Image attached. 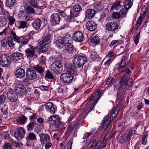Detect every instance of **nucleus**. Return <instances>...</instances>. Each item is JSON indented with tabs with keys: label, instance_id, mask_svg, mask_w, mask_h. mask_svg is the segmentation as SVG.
<instances>
[{
	"label": "nucleus",
	"instance_id": "nucleus-42",
	"mask_svg": "<svg viewBox=\"0 0 149 149\" xmlns=\"http://www.w3.org/2000/svg\"><path fill=\"white\" fill-rule=\"evenodd\" d=\"M15 1L16 0H6V4L8 7H11L14 5Z\"/></svg>",
	"mask_w": 149,
	"mask_h": 149
},
{
	"label": "nucleus",
	"instance_id": "nucleus-32",
	"mask_svg": "<svg viewBox=\"0 0 149 149\" xmlns=\"http://www.w3.org/2000/svg\"><path fill=\"white\" fill-rule=\"evenodd\" d=\"M75 66H73L72 65H69L67 68V73L71 74L72 75L76 73V70L75 69Z\"/></svg>",
	"mask_w": 149,
	"mask_h": 149
},
{
	"label": "nucleus",
	"instance_id": "nucleus-33",
	"mask_svg": "<svg viewBox=\"0 0 149 149\" xmlns=\"http://www.w3.org/2000/svg\"><path fill=\"white\" fill-rule=\"evenodd\" d=\"M98 145L97 141L95 139L92 140L90 141L88 145V147L89 148L97 147Z\"/></svg>",
	"mask_w": 149,
	"mask_h": 149
},
{
	"label": "nucleus",
	"instance_id": "nucleus-63",
	"mask_svg": "<svg viewBox=\"0 0 149 149\" xmlns=\"http://www.w3.org/2000/svg\"><path fill=\"white\" fill-rule=\"evenodd\" d=\"M7 44V41L5 39H3L1 41V45L3 47L6 46Z\"/></svg>",
	"mask_w": 149,
	"mask_h": 149
},
{
	"label": "nucleus",
	"instance_id": "nucleus-50",
	"mask_svg": "<svg viewBox=\"0 0 149 149\" xmlns=\"http://www.w3.org/2000/svg\"><path fill=\"white\" fill-rule=\"evenodd\" d=\"M7 43L10 47H13L15 46V44L13 42V40L11 37H9L8 39Z\"/></svg>",
	"mask_w": 149,
	"mask_h": 149
},
{
	"label": "nucleus",
	"instance_id": "nucleus-10",
	"mask_svg": "<svg viewBox=\"0 0 149 149\" xmlns=\"http://www.w3.org/2000/svg\"><path fill=\"white\" fill-rule=\"evenodd\" d=\"M15 92L20 96L24 95L26 93V88L23 85L18 84L15 85L14 88Z\"/></svg>",
	"mask_w": 149,
	"mask_h": 149
},
{
	"label": "nucleus",
	"instance_id": "nucleus-20",
	"mask_svg": "<svg viewBox=\"0 0 149 149\" xmlns=\"http://www.w3.org/2000/svg\"><path fill=\"white\" fill-rule=\"evenodd\" d=\"M86 26L88 30L90 31H94L96 28L97 25L94 21H91L86 23Z\"/></svg>",
	"mask_w": 149,
	"mask_h": 149
},
{
	"label": "nucleus",
	"instance_id": "nucleus-3",
	"mask_svg": "<svg viewBox=\"0 0 149 149\" xmlns=\"http://www.w3.org/2000/svg\"><path fill=\"white\" fill-rule=\"evenodd\" d=\"M126 58L125 57H123L120 62L117 63L116 66H118L117 69L119 72H125L128 74H130L131 72L130 69L125 66L126 63Z\"/></svg>",
	"mask_w": 149,
	"mask_h": 149
},
{
	"label": "nucleus",
	"instance_id": "nucleus-6",
	"mask_svg": "<svg viewBox=\"0 0 149 149\" xmlns=\"http://www.w3.org/2000/svg\"><path fill=\"white\" fill-rule=\"evenodd\" d=\"M62 64L58 61L53 62L51 65V70L55 74H60L62 70Z\"/></svg>",
	"mask_w": 149,
	"mask_h": 149
},
{
	"label": "nucleus",
	"instance_id": "nucleus-49",
	"mask_svg": "<svg viewBox=\"0 0 149 149\" xmlns=\"http://www.w3.org/2000/svg\"><path fill=\"white\" fill-rule=\"evenodd\" d=\"M45 77L49 79H52L54 78V76L52 73L49 71H47L45 74Z\"/></svg>",
	"mask_w": 149,
	"mask_h": 149
},
{
	"label": "nucleus",
	"instance_id": "nucleus-40",
	"mask_svg": "<svg viewBox=\"0 0 149 149\" xmlns=\"http://www.w3.org/2000/svg\"><path fill=\"white\" fill-rule=\"evenodd\" d=\"M91 58L93 60L98 61L100 57L96 52H93L91 53Z\"/></svg>",
	"mask_w": 149,
	"mask_h": 149
},
{
	"label": "nucleus",
	"instance_id": "nucleus-58",
	"mask_svg": "<svg viewBox=\"0 0 149 149\" xmlns=\"http://www.w3.org/2000/svg\"><path fill=\"white\" fill-rule=\"evenodd\" d=\"M26 10L29 13H33L34 12L33 9L30 6L27 7Z\"/></svg>",
	"mask_w": 149,
	"mask_h": 149
},
{
	"label": "nucleus",
	"instance_id": "nucleus-24",
	"mask_svg": "<svg viewBox=\"0 0 149 149\" xmlns=\"http://www.w3.org/2000/svg\"><path fill=\"white\" fill-rule=\"evenodd\" d=\"M15 75L17 78L22 79L25 76V72L23 69L19 68L16 71Z\"/></svg>",
	"mask_w": 149,
	"mask_h": 149
},
{
	"label": "nucleus",
	"instance_id": "nucleus-26",
	"mask_svg": "<svg viewBox=\"0 0 149 149\" xmlns=\"http://www.w3.org/2000/svg\"><path fill=\"white\" fill-rule=\"evenodd\" d=\"M45 108L47 111L51 113L54 114L55 113V109L51 102H49L46 103L45 105Z\"/></svg>",
	"mask_w": 149,
	"mask_h": 149
},
{
	"label": "nucleus",
	"instance_id": "nucleus-36",
	"mask_svg": "<svg viewBox=\"0 0 149 149\" xmlns=\"http://www.w3.org/2000/svg\"><path fill=\"white\" fill-rule=\"evenodd\" d=\"M75 125V123L74 122H72L67 127L66 131L67 134H69L72 131Z\"/></svg>",
	"mask_w": 149,
	"mask_h": 149
},
{
	"label": "nucleus",
	"instance_id": "nucleus-12",
	"mask_svg": "<svg viewBox=\"0 0 149 149\" xmlns=\"http://www.w3.org/2000/svg\"><path fill=\"white\" fill-rule=\"evenodd\" d=\"M26 75L27 78L30 80H33L37 77V74L35 71L32 68H29L27 69Z\"/></svg>",
	"mask_w": 149,
	"mask_h": 149
},
{
	"label": "nucleus",
	"instance_id": "nucleus-27",
	"mask_svg": "<svg viewBox=\"0 0 149 149\" xmlns=\"http://www.w3.org/2000/svg\"><path fill=\"white\" fill-rule=\"evenodd\" d=\"M120 0H117L114 2L111 6V10L116 11L122 7Z\"/></svg>",
	"mask_w": 149,
	"mask_h": 149
},
{
	"label": "nucleus",
	"instance_id": "nucleus-53",
	"mask_svg": "<svg viewBox=\"0 0 149 149\" xmlns=\"http://www.w3.org/2000/svg\"><path fill=\"white\" fill-rule=\"evenodd\" d=\"M140 32L137 33L136 35L134 37V40L135 43L137 45L139 42V38L140 36Z\"/></svg>",
	"mask_w": 149,
	"mask_h": 149
},
{
	"label": "nucleus",
	"instance_id": "nucleus-59",
	"mask_svg": "<svg viewBox=\"0 0 149 149\" xmlns=\"http://www.w3.org/2000/svg\"><path fill=\"white\" fill-rule=\"evenodd\" d=\"M91 136L90 134H87L86 136L84 135L83 137V139H84V142L86 143L88 141V139H89V138H90Z\"/></svg>",
	"mask_w": 149,
	"mask_h": 149
},
{
	"label": "nucleus",
	"instance_id": "nucleus-62",
	"mask_svg": "<svg viewBox=\"0 0 149 149\" xmlns=\"http://www.w3.org/2000/svg\"><path fill=\"white\" fill-rule=\"evenodd\" d=\"M52 144L51 142H48L45 145V147L46 149H49L52 146Z\"/></svg>",
	"mask_w": 149,
	"mask_h": 149
},
{
	"label": "nucleus",
	"instance_id": "nucleus-41",
	"mask_svg": "<svg viewBox=\"0 0 149 149\" xmlns=\"http://www.w3.org/2000/svg\"><path fill=\"white\" fill-rule=\"evenodd\" d=\"M27 139L29 141L36 140V136L33 133H30L27 136Z\"/></svg>",
	"mask_w": 149,
	"mask_h": 149
},
{
	"label": "nucleus",
	"instance_id": "nucleus-64",
	"mask_svg": "<svg viewBox=\"0 0 149 149\" xmlns=\"http://www.w3.org/2000/svg\"><path fill=\"white\" fill-rule=\"evenodd\" d=\"M113 79L112 78H110L108 79L106 81V84L107 85H109L112 83L113 82Z\"/></svg>",
	"mask_w": 149,
	"mask_h": 149
},
{
	"label": "nucleus",
	"instance_id": "nucleus-47",
	"mask_svg": "<svg viewBox=\"0 0 149 149\" xmlns=\"http://www.w3.org/2000/svg\"><path fill=\"white\" fill-rule=\"evenodd\" d=\"M100 39L99 37L96 36H94L93 37L91 40V42L93 43L98 44L99 43Z\"/></svg>",
	"mask_w": 149,
	"mask_h": 149
},
{
	"label": "nucleus",
	"instance_id": "nucleus-61",
	"mask_svg": "<svg viewBox=\"0 0 149 149\" xmlns=\"http://www.w3.org/2000/svg\"><path fill=\"white\" fill-rule=\"evenodd\" d=\"M72 144V141L70 140L67 143V149H71Z\"/></svg>",
	"mask_w": 149,
	"mask_h": 149
},
{
	"label": "nucleus",
	"instance_id": "nucleus-46",
	"mask_svg": "<svg viewBox=\"0 0 149 149\" xmlns=\"http://www.w3.org/2000/svg\"><path fill=\"white\" fill-rule=\"evenodd\" d=\"M6 23V19L4 17H0V27L4 26Z\"/></svg>",
	"mask_w": 149,
	"mask_h": 149
},
{
	"label": "nucleus",
	"instance_id": "nucleus-45",
	"mask_svg": "<svg viewBox=\"0 0 149 149\" xmlns=\"http://www.w3.org/2000/svg\"><path fill=\"white\" fill-rule=\"evenodd\" d=\"M128 10H127L126 8H123L119 12V14L121 17H125L127 15V12Z\"/></svg>",
	"mask_w": 149,
	"mask_h": 149
},
{
	"label": "nucleus",
	"instance_id": "nucleus-56",
	"mask_svg": "<svg viewBox=\"0 0 149 149\" xmlns=\"http://www.w3.org/2000/svg\"><path fill=\"white\" fill-rule=\"evenodd\" d=\"M119 142L121 143H123L125 141H126L124 135L123 136H120L118 139Z\"/></svg>",
	"mask_w": 149,
	"mask_h": 149
},
{
	"label": "nucleus",
	"instance_id": "nucleus-14",
	"mask_svg": "<svg viewBox=\"0 0 149 149\" xmlns=\"http://www.w3.org/2000/svg\"><path fill=\"white\" fill-rule=\"evenodd\" d=\"M84 36L82 33L80 31H77L73 34L72 39L74 41L81 42L83 40Z\"/></svg>",
	"mask_w": 149,
	"mask_h": 149
},
{
	"label": "nucleus",
	"instance_id": "nucleus-38",
	"mask_svg": "<svg viewBox=\"0 0 149 149\" xmlns=\"http://www.w3.org/2000/svg\"><path fill=\"white\" fill-rule=\"evenodd\" d=\"M3 149H13V145L11 142H6L2 146Z\"/></svg>",
	"mask_w": 149,
	"mask_h": 149
},
{
	"label": "nucleus",
	"instance_id": "nucleus-4",
	"mask_svg": "<svg viewBox=\"0 0 149 149\" xmlns=\"http://www.w3.org/2000/svg\"><path fill=\"white\" fill-rule=\"evenodd\" d=\"M87 59L85 57L80 55L75 56L73 60L74 65L77 68H79L84 65Z\"/></svg>",
	"mask_w": 149,
	"mask_h": 149
},
{
	"label": "nucleus",
	"instance_id": "nucleus-57",
	"mask_svg": "<svg viewBox=\"0 0 149 149\" xmlns=\"http://www.w3.org/2000/svg\"><path fill=\"white\" fill-rule=\"evenodd\" d=\"M119 42L118 40H112L109 45V47H112L113 45H115Z\"/></svg>",
	"mask_w": 149,
	"mask_h": 149
},
{
	"label": "nucleus",
	"instance_id": "nucleus-39",
	"mask_svg": "<svg viewBox=\"0 0 149 149\" xmlns=\"http://www.w3.org/2000/svg\"><path fill=\"white\" fill-rule=\"evenodd\" d=\"M148 133L146 132L143 133L142 138L141 142L143 145H146L147 142Z\"/></svg>",
	"mask_w": 149,
	"mask_h": 149
},
{
	"label": "nucleus",
	"instance_id": "nucleus-31",
	"mask_svg": "<svg viewBox=\"0 0 149 149\" xmlns=\"http://www.w3.org/2000/svg\"><path fill=\"white\" fill-rule=\"evenodd\" d=\"M33 70L40 74L42 73L45 70V67L39 65H36L33 67Z\"/></svg>",
	"mask_w": 149,
	"mask_h": 149
},
{
	"label": "nucleus",
	"instance_id": "nucleus-11",
	"mask_svg": "<svg viewBox=\"0 0 149 149\" xmlns=\"http://www.w3.org/2000/svg\"><path fill=\"white\" fill-rule=\"evenodd\" d=\"M49 123L52 125H56V127H59L60 121L58 116L56 115H54L50 116L49 119Z\"/></svg>",
	"mask_w": 149,
	"mask_h": 149
},
{
	"label": "nucleus",
	"instance_id": "nucleus-37",
	"mask_svg": "<svg viewBox=\"0 0 149 149\" xmlns=\"http://www.w3.org/2000/svg\"><path fill=\"white\" fill-rule=\"evenodd\" d=\"M19 26L18 28L19 29H24L28 27L27 23L25 21H19Z\"/></svg>",
	"mask_w": 149,
	"mask_h": 149
},
{
	"label": "nucleus",
	"instance_id": "nucleus-5",
	"mask_svg": "<svg viewBox=\"0 0 149 149\" xmlns=\"http://www.w3.org/2000/svg\"><path fill=\"white\" fill-rule=\"evenodd\" d=\"M51 35L49 34H47L44 38L42 42H40L38 44L37 48L41 52L45 51L47 50L45 49L46 48V45L50 42V38Z\"/></svg>",
	"mask_w": 149,
	"mask_h": 149
},
{
	"label": "nucleus",
	"instance_id": "nucleus-13",
	"mask_svg": "<svg viewBox=\"0 0 149 149\" xmlns=\"http://www.w3.org/2000/svg\"><path fill=\"white\" fill-rule=\"evenodd\" d=\"M25 134V130L22 127L17 128L14 133L15 137L17 139H22Z\"/></svg>",
	"mask_w": 149,
	"mask_h": 149
},
{
	"label": "nucleus",
	"instance_id": "nucleus-22",
	"mask_svg": "<svg viewBox=\"0 0 149 149\" xmlns=\"http://www.w3.org/2000/svg\"><path fill=\"white\" fill-rule=\"evenodd\" d=\"M22 56V54L19 52H14L11 55L10 59L15 62L21 59Z\"/></svg>",
	"mask_w": 149,
	"mask_h": 149
},
{
	"label": "nucleus",
	"instance_id": "nucleus-16",
	"mask_svg": "<svg viewBox=\"0 0 149 149\" xmlns=\"http://www.w3.org/2000/svg\"><path fill=\"white\" fill-rule=\"evenodd\" d=\"M106 27L107 30L114 32L115 30L118 28V26L116 22H109L107 23Z\"/></svg>",
	"mask_w": 149,
	"mask_h": 149
},
{
	"label": "nucleus",
	"instance_id": "nucleus-28",
	"mask_svg": "<svg viewBox=\"0 0 149 149\" xmlns=\"http://www.w3.org/2000/svg\"><path fill=\"white\" fill-rule=\"evenodd\" d=\"M95 13L96 12L93 9H88L86 12V17L89 19H91L93 17Z\"/></svg>",
	"mask_w": 149,
	"mask_h": 149
},
{
	"label": "nucleus",
	"instance_id": "nucleus-1",
	"mask_svg": "<svg viewBox=\"0 0 149 149\" xmlns=\"http://www.w3.org/2000/svg\"><path fill=\"white\" fill-rule=\"evenodd\" d=\"M82 10V7L80 5L75 4L73 7V10H70V15L67 17L68 21L70 22H76V18L79 15Z\"/></svg>",
	"mask_w": 149,
	"mask_h": 149
},
{
	"label": "nucleus",
	"instance_id": "nucleus-8",
	"mask_svg": "<svg viewBox=\"0 0 149 149\" xmlns=\"http://www.w3.org/2000/svg\"><path fill=\"white\" fill-rule=\"evenodd\" d=\"M7 96L8 100L12 102H16L18 98V96L13 90L10 88L7 92Z\"/></svg>",
	"mask_w": 149,
	"mask_h": 149
},
{
	"label": "nucleus",
	"instance_id": "nucleus-43",
	"mask_svg": "<svg viewBox=\"0 0 149 149\" xmlns=\"http://www.w3.org/2000/svg\"><path fill=\"white\" fill-rule=\"evenodd\" d=\"M7 18L8 21V24L10 26L12 25L15 21V19L14 17L10 15H8L7 16Z\"/></svg>",
	"mask_w": 149,
	"mask_h": 149
},
{
	"label": "nucleus",
	"instance_id": "nucleus-21",
	"mask_svg": "<svg viewBox=\"0 0 149 149\" xmlns=\"http://www.w3.org/2000/svg\"><path fill=\"white\" fill-rule=\"evenodd\" d=\"M39 135L42 144L46 143L50 140L49 136L46 134L41 133Z\"/></svg>",
	"mask_w": 149,
	"mask_h": 149
},
{
	"label": "nucleus",
	"instance_id": "nucleus-55",
	"mask_svg": "<svg viewBox=\"0 0 149 149\" xmlns=\"http://www.w3.org/2000/svg\"><path fill=\"white\" fill-rule=\"evenodd\" d=\"M35 125V123L34 122H30L27 126V128H28V130H29L32 129L34 127Z\"/></svg>",
	"mask_w": 149,
	"mask_h": 149
},
{
	"label": "nucleus",
	"instance_id": "nucleus-19",
	"mask_svg": "<svg viewBox=\"0 0 149 149\" xmlns=\"http://www.w3.org/2000/svg\"><path fill=\"white\" fill-rule=\"evenodd\" d=\"M25 52L27 58H31L34 55L35 48L33 46H31L29 48H27L25 50Z\"/></svg>",
	"mask_w": 149,
	"mask_h": 149
},
{
	"label": "nucleus",
	"instance_id": "nucleus-29",
	"mask_svg": "<svg viewBox=\"0 0 149 149\" xmlns=\"http://www.w3.org/2000/svg\"><path fill=\"white\" fill-rule=\"evenodd\" d=\"M104 8V4L100 1L96 4L93 7L95 11L99 12L101 10Z\"/></svg>",
	"mask_w": 149,
	"mask_h": 149
},
{
	"label": "nucleus",
	"instance_id": "nucleus-7",
	"mask_svg": "<svg viewBox=\"0 0 149 149\" xmlns=\"http://www.w3.org/2000/svg\"><path fill=\"white\" fill-rule=\"evenodd\" d=\"M60 78L61 81L63 83L70 84L72 82L73 77L71 74L66 72L61 74Z\"/></svg>",
	"mask_w": 149,
	"mask_h": 149
},
{
	"label": "nucleus",
	"instance_id": "nucleus-34",
	"mask_svg": "<svg viewBox=\"0 0 149 149\" xmlns=\"http://www.w3.org/2000/svg\"><path fill=\"white\" fill-rule=\"evenodd\" d=\"M133 4V0H126L124 4L125 8L129 10L132 6Z\"/></svg>",
	"mask_w": 149,
	"mask_h": 149
},
{
	"label": "nucleus",
	"instance_id": "nucleus-60",
	"mask_svg": "<svg viewBox=\"0 0 149 149\" xmlns=\"http://www.w3.org/2000/svg\"><path fill=\"white\" fill-rule=\"evenodd\" d=\"M40 62L41 63L43 64H45V63L46 62V59L44 56H42L40 58Z\"/></svg>",
	"mask_w": 149,
	"mask_h": 149
},
{
	"label": "nucleus",
	"instance_id": "nucleus-52",
	"mask_svg": "<svg viewBox=\"0 0 149 149\" xmlns=\"http://www.w3.org/2000/svg\"><path fill=\"white\" fill-rule=\"evenodd\" d=\"M37 88L42 91H46L48 90L49 88L48 86L42 85L39 86Z\"/></svg>",
	"mask_w": 149,
	"mask_h": 149
},
{
	"label": "nucleus",
	"instance_id": "nucleus-25",
	"mask_svg": "<svg viewBox=\"0 0 149 149\" xmlns=\"http://www.w3.org/2000/svg\"><path fill=\"white\" fill-rule=\"evenodd\" d=\"M42 21L39 19H35L32 23L33 27L36 30H38L40 27Z\"/></svg>",
	"mask_w": 149,
	"mask_h": 149
},
{
	"label": "nucleus",
	"instance_id": "nucleus-51",
	"mask_svg": "<svg viewBox=\"0 0 149 149\" xmlns=\"http://www.w3.org/2000/svg\"><path fill=\"white\" fill-rule=\"evenodd\" d=\"M6 100L5 95L4 94L0 95V105L3 104L5 102Z\"/></svg>",
	"mask_w": 149,
	"mask_h": 149
},
{
	"label": "nucleus",
	"instance_id": "nucleus-9",
	"mask_svg": "<svg viewBox=\"0 0 149 149\" xmlns=\"http://www.w3.org/2000/svg\"><path fill=\"white\" fill-rule=\"evenodd\" d=\"M11 33L13 36L14 40L17 42L20 43L23 45H26L28 42V40L27 38L19 37L17 36L13 31H11Z\"/></svg>",
	"mask_w": 149,
	"mask_h": 149
},
{
	"label": "nucleus",
	"instance_id": "nucleus-15",
	"mask_svg": "<svg viewBox=\"0 0 149 149\" xmlns=\"http://www.w3.org/2000/svg\"><path fill=\"white\" fill-rule=\"evenodd\" d=\"M10 63L8 57L7 55L3 54L1 55L0 56V65L1 66L7 67L8 66Z\"/></svg>",
	"mask_w": 149,
	"mask_h": 149
},
{
	"label": "nucleus",
	"instance_id": "nucleus-44",
	"mask_svg": "<svg viewBox=\"0 0 149 149\" xmlns=\"http://www.w3.org/2000/svg\"><path fill=\"white\" fill-rule=\"evenodd\" d=\"M39 0H31L30 1V5L32 7L36 8L38 6Z\"/></svg>",
	"mask_w": 149,
	"mask_h": 149
},
{
	"label": "nucleus",
	"instance_id": "nucleus-17",
	"mask_svg": "<svg viewBox=\"0 0 149 149\" xmlns=\"http://www.w3.org/2000/svg\"><path fill=\"white\" fill-rule=\"evenodd\" d=\"M112 120L111 118H109L107 116H104L102 120V128L104 130L107 128L110 125L111 121Z\"/></svg>",
	"mask_w": 149,
	"mask_h": 149
},
{
	"label": "nucleus",
	"instance_id": "nucleus-2",
	"mask_svg": "<svg viewBox=\"0 0 149 149\" xmlns=\"http://www.w3.org/2000/svg\"><path fill=\"white\" fill-rule=\"evenodd\" d=\"M72 41V37L69 34H67L63 37H59L56 41V44L58 47L59 48H62L64 44L71 43Z\"/></svg>",
	"mask_w": 149,
	"mask_h": 149
},
{
	"label": "nucleus",
	"instance_id": "nucleus-23",
	"mask_svg": "<svg viewBox=\"0 0 149 149\" xmlns=\"http://www.w3.org/2000/svg\"><path fill=\"white\" fill-rule=\"evenodd\" d=\"M118 108L113 107L110 113H108L107 116L109 118H111L113 120L118 115Z\"/></svg>",
	"mask_w": 149,
	"mask_h": 149
},
{
	"label": "nucleus",
	"instance_id": "nucleus-35",
	"mask_svg": "<svg viewBox=\"0 0 149 149\" xmlns=\"http://www.w3.org/2000/svg\"><path fill=\"white\" fill-rule=\"evenodd\" d=\"M27 119L25 116L22 115L17 119V121L19 123L23 125L25 123Z\"/></svg>",
	"mask_w": 149,
	"mask_h": 149
},
{
	"label": "nucleus",
	"instance_id": "nucleus-18",
	"mask_svg": "<svg viewBox=\"0 0 149 149\" xmlns=\"http://www.w3.org/2000/svg\"><path fill=\"white\" fill-rule=\"evenodd\" d=\"M51 22L53 25H55L59 24L61 18L58 13L52 14L51 16Z\"/></svg>",
	"mask_w": 149,
	"mask_h": 149
},
{
	"label": "nucleus",
	"instance_id": "nucleus-30",
	"mask_svg": "<svg viewBox=\"0 0 149 149\" xmlns=\"http://www.w3.org/2000/svg\"><path fill=\"white\" fill-rule=\"evenodd\" d=\"M65 51L69 53H72L74 51V47L71 43L66 44L65 45Z\"/></svg>",
	"mask_w": 149,
	"mask_h": 149
},
{
	"label": "nucleus",
	"instance_id": "nucleus-48",
	"mask_svg": "<svg viewBox=\"0 0 149 149\" xmlns=\"http://www.w3.org/2000/svg\"><path fill=\"white\" fill-rule=\"evenodd\" d=\"M146 7L145 6H144V8H142V10L144 13L141 15V16L139 18L138 20H139V21L142 22L141 21L143 19V16H144V15H145V13H147L148 12V10H147L146 9Z\"/></svg>",
	"mask_w": 149,
	"mask_h": 149
},
{
	"label": "nucleus",
	"instance_id": "nucleus-54",
	"mask_svg": "<svg viewBox=\"0 0 149 149\" xmlns=\"http://www.w3.org/2000/svg\"><path fill=\"white\" fill-rule=\"evenodd\" d=\"M12 143L16 147H20L22 145V143L19 141H13Z\"/></svg>",
	"mask_w": 149,
	"mask_h": 149
}]
</instances>
